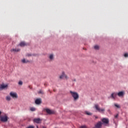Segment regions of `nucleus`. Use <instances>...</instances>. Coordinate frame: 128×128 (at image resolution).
<instances>
[{"mask_svg": "<svg viewBox=\"0 0 128 128\" xmlns=\"http://www.w3.org/2000/svg\"><path fill=\"white\" fill-rule=\"evenodd\" d=\"M95 108L96 110H98V112H104V110H106L104 108L102 109L98 104H95Z\"/></svg>", "mask_w": 128, "mask_h": 128, "instance_id": "7ed1b4c3", "label": "nucleus"}, {"mask_svg": "<svg viewBox=\"0 0 128 128\" xmlns=\"http://www.w3.org/2000/svg\"><path fill=\"white\" fill-rule=\"evenodd\" d=\"M118 114H116V115L114 116V118H118Z\"/></svg>", "mask_w": 128, "mask_h": 128, "instance_id": "b1692460", "label": "nucleus"}, {"mask_svg": "<svg viewBox=\"0 0 128 128\" xmlns=\"http://www.w3.org/2000/svg\"><path fill=\"white\" fill-rule=\"evenodd\" d=\"M30 110H31V112H34L36 110V108L32 107L30 108Z\"/></svg>", "mask_w": 128, "mask_h": 128, "instance_id": "aec40b11", "label": "nucleus"}, {"mask_svg": "<svg viewBox=\"0 0 128 128\" xmlns=\"http://www.w3.org/2000/svg\"><path fill=\"white\" fill-rule=\"evenodd\" d=\"M22 84L23 82H22V80L19 81L18 82V86H22Z\"/></svg>", "mask_w": 128, "mask_h": 128, "instance_id": "6ab92c4d", "label": "nucleus"}, {"mask_svg": "<svg viewBox=\"0 0 128 128\" xmlns=\"http://www.w3.org/2000/svg\"><path fill=\"white\" fill-rule=\"evenodd\" d=\"M44 110H46V112H47V114H54V112L50 110V109H45Z\"/></svg>", "mask_w": 128, "mask_h": 128, "instance_id": "9d476101", "label": "nucleus"}, {"mask_svg": "<svg viewBox=\"0 0 128 128\" xmlns=\"http://www.w3.org/2000/svg\"><path fill=\"white\" fill-rule=\"evenodd\" d=\"M30 61H28V60H26V59H22V64H28V62H29Z\"/></svg>", "mask_w": 128, "mask_h": 128, "instance_id": "2eb2a0df", "label": "nucleus"}, {"mask_svg": "<svg viewBox=\"0 0 128 128\" xmlns=\"http://www.w3.org/2000/svg\"><path fill=\"white\" fill-rule=\"evenodd\" d=\"M28 46V44L24 42H22L20 43L19 45L18 46Z\"/></svg>", "mask_w": 128, "mask_h": 128, "instance_id": "1a4fd4ad", "label": "nucleus"}, {"mask_svg": "<svg viewBox=\"0 0 128 128\" xmlns=\"http://www.w3.org/2000/svg\"><path fill=\"white\" fill-rule=\"evenodd\" d=\"M8 119V116H6V114H4V116H0V120L3 122H6Z\"/></svg>", "mask_w": 128, "mask_h": 128, "instance_id": "f03ea898", "label": "nucleus"}, {"mask_svg": "<svg viewBox=\"0 0 128 128\" xmlns=\"http://www.w3.org/2000/svg\"><path fill=\"white\" fill-rule=\"evenodd\" d=\"M70 94L75 100H78V98H80V96H78V92L70 91Z\"/></svg>", "mask_w": 128, "mask_h": 128, "instance_id": "f257e3e1", "label": "nucleus"}, {"mask_svg": "<svg viewBox=\"0 0 128 128\" xmlns=\"http://www.w3.org/2000/svg\"><path fill=\"white\" fill-rule=\"evenodd\" d=\"M2 114V112L0 111V116Z\"/></svg>", "mask_w": 128, "mask_h": 128, "instance_id": "c85d7f7f", "label": "nucleus"}, {"mask_svg": "<svg viewBox=\"0 0 128 128\" xmlns=\"http://www.w3.org/2000/svg\"><path fill=\"white\" fill-rule=\"evenodd\" d=\"M10 96H11L12 98H16V94L14 93V92H10Z\"/></svg>", "mask_w": 128, "mask_h": 128, "instance_id": "0eeeda50", "label": "nucleus"}, {"mask_svg": "<svg viewBox=\"0 0 128 128\" xmlns=\"http://www.w3.org/2000/svg\"><path fill=\"white\" fill-rule=\"evenodd\" d=\"M10 100H11L10 96H6V100H8V102H10Z\"/></svg>", "mask_w": 128, "mask_h": 128, "instance_id": "f3484780", "label": "nucleus"}, {"mask_svg": "<svg viewBox=\"0 0 128 128\" xmlns=\"http://www.w3.org/2000/svg\"><path fill=\"white\" fill-rule=\"evenodd\" d=\"M86 114H88V116H90L92 114V113L88 112H86Z\"/></svg>", "mask_w": 128, "mask_h": 128, "instance_id": "4be33fe9", "label": "nucleus"}, {"mask_svg": "<svg viewBox=\"0 0 128 128\" xmlns=\"http://www.w3.org/2000/svg\"><path fill=\"white\" fill-rule=\"evenodd\" d=\"M10 51L12 52H16V49H12Z\"/></svg>", "mask_w": 128, "mask_h": 128, "instance_id": "412c9836", "label": "nucleus"}, {"mask_svg": "<svg viewBox=\"0 0 128 128\" xmlns=\"http://www.w3.org/2000/svg\"><path fill=\"white\" fill-rule=\"evenodd\" d=\"M42 128H46V126H42Z\"/></svg>", "mask_w": 128, "mask_h": 128, "instance_id": "cd10ccee", "label": "nucleus"}, {"mask_svg": "<svg viewBox=\"0 0 128 128\" xmlns=\"http://www.w3.org/2000/svg\"><path fill=\"white\" fill-rule=\"evenodd\" d=\"M33 120L36 124H42V119L40 118H35Z\"/></svg>", "mask_w": 128, "mask_h": 128, "instance_id": "39448f33", "label": "nucleus"}, {"mask_svg": "<svg viewBox=\"0 0 128 128\" xmlns=\"http://www.w3.org/2000/svg\"><path fill=\"white\" fill-rule=\"evenodd\" d=\"M39 94H42V90H40V91L39 92Z\"/></svg>", "mask_w": 128, "mask_h": 128, "instance_id": "bb28decb", "label": "nucleus"}, {"mask_svg": "<svg viewBox=\"0 0 128 128\" xmlns=\"http://www.w3.org/2000/svg\"><path fill=\"white\" fill-rule=\"evenodd\" d=\"M26 56H32V54H27Z\"/></svg>", "mask_w": 128, "mask_h": 128, "instance_id": "393cba45", "label": "nucleus"}, {"mask_svg": "<svg viewBox=\"0 0 128 128\" xmlns=\"http://www.w3.org/2000/svg\"><path fill=\"white\" fill-rule=\"evenodd\" d=\"M64 78H65L66 80H68V76L64 72H62V74H60L59 76L60 80H62Z\"/></svg>", "mask_w": 128, "mask_h": 128, "instance_id": "20e7f679", "label": "nucleus"}, {"mask_svg": "<svg viewBox=\"0 0 128 128\" xmlns=\"http://www.w3.org/2000/svg\"><path fill=\"white\" fill-rule=\"evenodd\" d=\"M54 54H51L49 56V60H50V62H52V60H54Z\"/></svg>", "mask_w": 128, "mask_h": 128, "instance_id": "ddd939ff", "label": "nucleus"}, {"mask_svg": "<svg viewBox=\"0 0 128 128\" xmlns=\"http://www.w3.org/2000/svg\"><path fill=\"white\" fill-rule=\"evenodd\" d=\"M35 104H42V100H40V99H36L35 100Z\"/></svg>", "mask_w": 128, "mask_h": 128, "instance_id": "9b49d317", "label": "nucleus"}, {"mask_svg": "<svg viewBox=\"0 0 128 128\" xmlns=\"http://www.w3.org/2000/svg\"><path fill=\"white\" fill-rule=\"evenodd\" d=\"M124 58H128V53H125L124 54Z\"/></svg>", "mask_w": 128, "mask_h": 128, "instance_id": "5701e85b", "label": "nucleus"}, {"mask_svg": "<svg viewBox=\"0 0 128 128\" xmlns=\"http://www.w3.org/2000/svg\"><path fill=\"white\" fill-rule=\"evenodd\" d=\"M117 94L118 96H123L124 94V92H118Z\"/></svg>", "mask_w": 128, "mask_h": 128, "instance_id": "4468645a", "label": "nucleus"}, {"mask_svg": "<svg viewBox=\"0 0 128 128\" xmlns=\"http://www.w3.org/2000/svg\"><path fill=\"white\" fill-rule=\"evenodd\" d=\"M102 120L103 124H108L110 122V120H108V118H103Z\"/></svg>", "mask_w": 128, "mask_h": 128, "instance_id": "423d86ee", "label": "nucleus"}, {"mask_svg": "<svg viewBox=\"0 0 128 128\" xmlns=\"http://www.w3.org/2000/svg\"><path fill=\"white\" fill-rule=\"evenodd\" d=\"M8 88V84L4 85V84H2L0 85V90H2L4 88Z\"/></svg>", "mask_w": 128, "mask_h": 128, "instance_id": "6e6552de", "label": "nucleus"}, {"mask_svg": "<svg viewBox=\"0 0 128 128\" xmlns=\"http://www.w3.org/2000/svg\"><path fill=\"white\" fill-rule=\"evenodd\" d=\"M94 48L95 50H99L100 49V46H98V45H96L94 46Z\"/></svg>", "mask_w": 128, "mask_h": 128, "instance_id": "a211bd4d", "label": "nucleus"}, {"mask_svg": "<svg viewBox=\"0 0 128 128\" xmlns=\"http://www.w3.org/2000/svg\"><path fill=\"white\" fill-rule=\"evenodd\" d=\"M116 96H118V93L114 92L111 94V97L112 98L114 99L116 98Z\"/></svg>", "mask_w": 128, "mask_h": 128, "instance_id": "f8f14e48", "label": "nucleus"}, {"mask_svg": "<svg viewBox=\"0 0 128 128\" xmlns=\"http://www.w3.org/2000/svg\"><path fill=\"white\" fill-rule=\"evenodd\" d=\"M114 106H116V108H120V104H114Z\"/></svg>", "mask_w": 128, "mask_h": 128, "instance_id": "dca6fc26", "label": "nucleus"}, {"mask_svg": "<svg viewBox=\"0 0 128 128\" xmlns=\"http://www.w3.org/2000/svg\"><path fill=\"white\" fill-rule=\"evenodd\" d=\"M20 49H17L16 50V52H20Z\"/></svg>", "mask_w": 128, "mask_h": 128, "instance_id": "a878e982", "label": "nucleus"}, {"mask_svg": "<svg viewBox=\"0 0 128 128\" xmlns=\"http://www.w3.org/2000/svg\"><path fill=\"white\" fill-rule=\"evenodd\" d=\"M36 128H38V126H36Z\"/></svg>", "mask_w": 128, "mask_h": 128, "instance_id": "c756f323", "label": "nucleus"}, {"mask_svg": "<svg viewBox=\"0 0 128 128\" xmlns=\"http://www.w3.org/2000/svg\"><path fill=\"white\" fill-rule=\"evenodd\" d=\"M96 118H98V117H96Z\"/></svg>", "mask_w": 128, "mask_h": 128, "instance_id": "7c9ffc66", "label": "nucleus"}]
</instances>
